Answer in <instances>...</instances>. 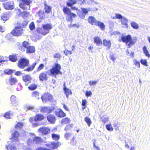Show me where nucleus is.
Segmentation results:
<instances>
[{"label": "nucleus", "instance_id": "50", "mask_svg": "<svg viewBox=\"0 0 150 150\" xmlns=\"http://www.w3.org/2000/svg\"><path fill=\"white\" fill-rule=\"evenodd\" d=\"M140 62L142 64L146 66H147V62L146 59H141L140 60Z\"/></svg>", "mask_w": 150, "mask_h": 150}, {"label": "nucleus", "instance_id": "16", "mask_svg": "<svg viewBox=\"0 0 150 150\" xmlns=\"http://www.w3.org/2000/svg\"><path fill=\"white\" fill-rule=\"evenodd\" d=\"M19 136V133L17 131H15L12 134V137L11 138V140L14 142H17Z\"/></svg>", "mask_w": 150, "mask_h": 150}, {"label": "nucleus", "instance_id": "34", "mask_svg": "<svg viewBox=\"0 0 150 150\" xmlns=\"http://www.w3.org/2000/svg\"><path fill=\"white\" fill-rule=\"evenodd\" d=\"M35 116V120L37 121L42 120L45 118V117L43 115L40 114H37Z\"/></svg>", "mask_w": 150, "mask_h": 150}, {"label": "nucleus", "instance_id": "59", "mask_svg": "<svg viewBox=\"0 0 150 150\" xmlns=\"http://www.w3.org/2000/svg\"><path fill=\"white\" fill-rule=\"evenodd\" d=\"M81 11L85 14H86L88 13L89 10L87 8H81Z\"/></svg>", "mask_w": 150, "mask_h": 150}, {"label": "nucleus", "instance_id": "15", "mask_svg": "<svg viewBox=\"0 0 150 150\" xmlns=\"http://www.w3.org/2000/svg\"><path fill=\"white\" fill-rule=\"evenodd\" d=\"M66 14L68 16V17L67 18V20L68 21H71L73 18L76 17V14L72 13L70 9L66 7Z\"/></svg>", "mask_w": 150, "mask_h": 150}, {"label": "nucleus", "instance_id": "48", "mask_svg": "<svg viewBox=\"0 0 150 150\" xmlns=\"http://www.w3.org/2000/svg\"><path fill=\"white\" fill-rule=\"evenodd\" d=\"M27 143L28 144V145L29 146H30V145H32L34 143L33 139L32 140L30 138H29L28 139Z\"/></svg>", "mask_w": 150, "mask_h": 150}, {"label": "nucleus", "instance_id": "26", "mask_svg": "<svg viewBox=\"0 0 150 150\" xmlns=\"http://www.w3.org/2000/svg\"><path fill=\"white\" fill-rule=\"evenodd\" d=\"M88 22L92 25H96L97 22L96 20L93 17L90 16L88 18Z\"/></svg>", "mask_w": 150, "mask_h": 150}, {"label": "nucleus", "instance_id": "22", "mask_svg": "<svg viewBox=\"0 0 150 150\" xmlns=\"http://www.w3.org/2000/svg\"><path fill=\"white\" fill-rule=\"evenodd\" d=\"M9 60L11 62H14L18 60V54H13L9 55L8 57Z\"/></svg>", "mask_w": 150, "mask_h": 150}, {"label": "nucleus", "instance_id": "51", "mask_svg": "<svg viewBox=\"0 0 150 150\" xmlns=\"http://www.w3.org/2000/svg\"><path fill=\"white\" fill-rule=\"evenodd\" d=\"M29 121L31 123H33L34 122H36L37 120H35V116L34 117H30L29 119Z\"/></svg>", "mask_w": 150, "mask_h": 150}, {"label": "nucleus", "instance_id": "52", "mask_svg": "<svg viewBox=\"0 0 150 150\" xmlns=\"http://www.w3.org/2000/svg\"><path fill=\"white\" fill-rule=\"evenodd\" d=\"M87 2L88 4L91 5H93L95 4H98L96 2L93 0H87Z\"/></svg>", "mask_w": 150, "mask_h": 150}, {"label": "nucleus", "instance_id": "58", "mask_svg": "<svg viewBox=\"0 0 150 150\" xmlns=\"http://www.w3.org/2000/svg\"><path fill=\"white\" fill-rule=\"evenodd\" d=\"M115 18L117 19H122L123 18L122 16L120 14L116 13L115 14Z\"/></svg>", "mask_w": 150, "mask_h": 150}, {"label": "nucleus", "instance_id": "12", "mask_svg": "<svg viewBox=\"0 0 150 150\" xmlns=\"http://www.w3.org/2000/svg\"><path fill=\"white\" fill-rule=\"evenodd\" d=\"M45 13L42 10H40L38 11L36 13V15L39 17V19L40 20H42L45 18ZM41 20H38L36 22L37 23H40L41 22Z\"/></svg>", "mask_w": 150, "mask_h": 150}, {"label": "nucleus", "instance_id": "56", "mask_svg": "<svg viewBox=\"0 0 150 150\" xmlns=\"http://www.w3.org/2000/svg\"><path fill=\"white\" fill-rule=\"evenodd\" d=\"M70 143L73 145H75L76 144V140H75L74 138L73 137L71 140Z\"/></svg>", "mask_w": 150, "mask_h": 150}, {"label": "nucleus", "instance_id": "37", "mask_svg": "<svg viewBox=\"0 0 150 150\" xmlns=\"http://www.w3.org/2000/svg\"><path fill=\"white\" fill-rule=\"evenodd\" d=\"M143 53L146 56L149 58L150 57V55L149 53V52L147 49L146 47L144 46L143 48Z\"/></svg>", "mask_w": 150, "mask_h": 150}, {"label": "nucleus", "instance_id": "9", "mask_svg": "<svg viewBox=\"0 0 150 150\" xmlns=\"http://www.w3.org/2000/svg\"><path fill=\"white\" fill-rule=\"evenodd\" d=\"M87 0H69L67 2V5L68 6H71L72 5L78 3L80 5L86 4Z\"/></svg>", "mask_w": 150, "mask_h": 150}, {"label": "nucleus", "instance_id": "10", "mask_svg": "<svg viewBox=\"0 0 150 150\" xmlns=\"http://www.w3.org/2000/svg\"><path fill=\"white\" fill-rule=\"evenodd\" d=\"M50 129L48 127H42L38 129V131L42 135H46L49 133Z\"/></svg>", "mask_w": 150, "mask_h": 150}, {"label": "nucleus", "instance_id": "36", "mask_svg": "<svg viewBox=\"0 0 150 150\" xmlns=\"http://www.w3.org/2000/svg\"><path fill=\"white\" fill-rule=\"evenodd\" d=\"M96 26H98L102 30H104L105 29V25L104 24L100 21H97Z\"/></svg>", "mask_w": 150, "mask_h": 150}, {"label": "nucleus", "instance_id": "64", "mask_svg": "<svg viewBox=\"0 0 150 150\" xmlns=\"http://www.w3.org/2000/svg\"><path fill=\"white\" fill-rule=\"evenodd\" d=\"M102 120L104 123H105L109 120V118L108 117H104L103 118Z\"/></svg>", "mask_w": 150, "mask_h": 150}, {"label": "nucleus", "instance_id": "31", "mask_svg": "<svg viewBox=\"0 0 150 150\" xmlns=\"http://www.w3.org/2000/svg\"><path fill=\"white\" fill-rule=\"evenodd\" d=\"M38 85L35 83H32L30 84L28 86V89L30 91H33L36 89L37 88Z\"/></svg>", "mask_w": 150, "mask_h": 150}, {"label": "nucleus", "instance_id": "7", "mask_svg": "<svg viewBox=\"0 0 150 150\" xmlns=\"http://www.w3.org/2000/svg\"><path fill=\"white\" fill-rule=\"evenodd\" d=\"M29 60L25 58L20 59L18 61L17 65L21 69H23L25 67L28 66L29 64Z\"/></svg>", "mask_w": 150, "mask_h": 150}, {"label": "nucleus", "instance_id": "33", "mask_svg": "<svg viewBox=\"0 0 150 150\" xmlns=\"http://www.w3.org/2000/svg\"><path fill=\"white\" fill-rule=\"evenodd\" d=\"M31 96L33 98L39 99L40 93L37 91H35L32 92Z\"/></svg>", "mask_w": 150, "mask_h": 150}, {"label": "nucleus", "instance_id": "20", "mask_svg": "<svg viewBox=\"0 0 150 150\" xmlns=\"http://www.w3.org/2000/svg\"><path fill=\"white\" fill-rule=\"evenodd\" d=\"M3 5L4 8L6 10H12L14 8L13 5H11L9 1L3 3Z\"/></svg>", "mask_w": 150, "mask_h": 150}, {"label": "nucleus", "instance_id": "38", "mask_svg": "<svg viewBox=\"0 0 150 150\" xmlns=\"http://www.w3.org/2000/svg\"><path fill=\"white\" fill-rule=\"evenodd\" d=\"M52 138L53 140L55 141H58L60 138V136L58 134H52L51 135Z\"/></svg>", "mask_w": 150, "mask_h": 150}, {"label": "nucleus", "instance_id": "57", "mask_svg": "<svg viewBox=\"0 0 150 150\" xmlns=\"http://www.w3.org/2000/svg\"><path fill=\"white\" fill-rule=\"evenodd\" d=\"M92 95V93L91 91H87L86 92L85 95L87 97L91 96Z\"/></svg>", "mask_w": 150, "mask_h": 150}, {"label": "nucleus", "instance_id": "63", "mask_svg": "<svg viewBox=\"0 0 150 150\" xmlns=\"http://www.w3.org/2000/svg\"><path fill=\"white\" fill-rule=\"evenodd\" d=\"M18 88H17V90L18 91L21 90L22 88V86L21 83H18Z\"/></svg>", "mask_w": 150, "mask_h": 150}, {"label": "nucleus", "instance_id": "61", "mask_svg": "<svg viewBox=\"0 0 150 150\" xmlns=\"http://www.w3.org/2000/svg\"><path fill=\"white\" fill-rule=\"evenodd\" d=\"M87 103V101L86 100L84 99L82 100V105L83 106H86V105Z\"/></svg>", "mask_w": 150, "mask_h": 150}, {"label": "nucleus", "instance_id": "4", "mask_svg": "<svg viewBox=\"0 0 150 150\" xmlns=\"http://www.w3.org/2000/svg\"><path fill=\"white\" fill-rule=\"evenodd\" d=\"M61 66L58 63H55L51 69H49V75L56 77L57 75L60 73Z\"/></svg>", "mask_w": 150, "mask_h": 150}, {"label": "nucleus", "instance_id": "19", "mask_svg": "<svg viewBox=\"0 0 150 150\" xmlns=\"http://www.w3.org/2000/svg\"><path fill=\"white\" fill-rule=\"evenodd\" d=\"M29 43L26 41H24L22 42V45H20L18 47L19 49L22 52H23L25 50L27 45H29Z\"/></svg>", "mask_w": 150, "mask_h": 150}, {"label": "nucleus", "instance_id": "41", "mask_svg": "<svg viewBox=\"0 0 150 150\" xmlns=\"http://www.w3.org/2000/svg\"><path fill=\"white\" fill-rule=\"evenodd\" d=\"M4 73L6 74L10 75L13 73V71L11 69H6L4 70Z\"/></svg>", "mask_w": 150, "mask_h": 150}, {"label": "nucleus", "instance_id": "24", "mask_svg": "<svg viewBox=\"0 0 150 150\" xmlns=\"http://www.w3.org/2000/svg\"><path fill=\"white\" fill-rule=\"evenodd\" d=\"M18 81V80L16 78L12 77L11 76L8 79V83L11 85H13L16 84Z\"/></svg>", "mask_w": 150, "mask_h": 150}, {"label": "nucleus", "instance_id": "43", "mask_svg": "<svg viewBox=\"0 0 150 150\" xmlns=\"http://www.w3.org/2000/svg\"><path fill=\"white\" fill-rule=\"evenodd\" d=\"M131 26L134 29H137L139 28L138 24L134 22H131Z\"/></svg>", "mask_w": 150, "mask_h": 150}, {"label": "nucleus", "instance_id": "6", "mask_svg": "<svg viewBox=\"0 0 150 150\" xmlns=\"http://www.w3.org/2000/svg\"><path fill=\"white\" fill-rule=\"evenodd\" d=\"M19 1V6L23 10H30V4L32 3L30 0H18Z\"/></svg>", "mask_w": 150, "mask_h": 150}, {"label": "nucleus", "instance_id": "62", "mask_svg": "<svg viewBox=\"0 0 150 150\" xmlns=\"http://www.w3.org/2000/svg\"><path fill=\"white\" fill-rule=\"evenodd\" d=\"M60 57V55L58 53H55L54 56V58H56L57 59H59Z\"/></svg>", "mask_w": 150, "mask_h": 150}, {"label": "nucleus", "instance_id": "53", "mask_svg": "<svg viewBox=\"0 0 150 150\" xmlns=\"http://www.w3.org/2000/svg\"><path fill=\"white\" fill-rule=\"evenodd\" d=\"M69 28H71V27H76L77 28H79V27L80 26V25H79V24L77 23V24H73L72 25H71V24L70 25H69Z\"/></svg>", "mask_w": 150, "mask_h": 150}, {"label": "nucleus", "instance_id": "47", "mask_svg": "<svg viewBox=\"0 0 150 150\" xmlns=\"http://www.w3.org/2000/svg\"><path fill=\"white\" fill-rule=\"evenodd\" d=\"M85 120L88 124V126L89 127L91 123L90 119L88 117H86L85 118Z\"/></svg>", "mask_w": 150, "mask_h": 150}, {"label": "nucleus", "instance_id": "23", "mask_svg": "<svg viewBox=\"0 0 150 150\" xmlns=\"http://www.w3.org/2000/svg\"><path fill=\"white\" fill-rule=\"evenodd\" d=\"M10 101L13 106H16L18 104L16 97L14 95L11 96L10 98Z\"/></svg>", "mask_w": 150, "mask_h": 150}, {"label": "nucleus", "instance_id": "3", "mask_svg": "<svg viewBox=\"0 0 150 150\" xmlns=\"http://www.w3.org/2000/svg\"><path fill=\"white\" fill-rule=\"evenodd\" d=\"M42 27H38L36 30L37 32L43 35H45L49 33L50 30L52 28V24L47 23L42 24Z\"/></svg>", "mask_w": 150, "mask_h": 150}, {"label": "nucleus", "instance_id": "5", "mask_svg": "<svg viewBox=\"0 0 150 150\" xmlns=\"http://www.w3.org/2000/svg\"><path fill=\"white\" fill-rule=\"evenodd\" d=\"M60 145V144L59 142H52L50 144H47L45 145L46 146L49 148H50V149H47L45 147H40L37 148L36 150H52L57 149Z\"/></svg>", "mask_w": 150, "mask_h": 150}, {"label": "nucleus", "instance_id": "28", "mask_svg": "<svg viewBox=\"0 0 150 150\" xmlns=\"http://www.w3.org/2000/svg\"><path fill=\"white\" fill-rule=\"evenodd\" d=\"M34 143L39 144L42 142V139L40 137L35 136L33 139Z\"/></svg>", "mask_w": 150, "mask_h": 150}, {"label": "nucleus", "instance_id": "60", "mask_svg": "<svg viewBox=\"0 0 150 150\" xmlns=\"http://www.w3.org/2000/svg\"><path fill=\"white\" fill-rule=\"evenodd\" d=\"M72 94L71 90L66 88V97L69 95H71Z\"/></svg>", "mask_w": 150, "mask_h": 150}, {"label": "nucleus", "instance_id": "32", "mask_svg": "<svg viewBox=\"0 0 150 150\" xmlns=\"http://www.w3.org/2000/svg\"><path fill=\"white\" fill-rule=\"evenodd\" d=\"M36 64L37 63L36 62L34 63L31 66L25 69L24 70V71L29 72L33 71L35 68Z\"/></svg>", "mask_w": 150, "mask_h": 150}, {"label": "nucleus", "instance_id": "44", "mask_svg": "<svg viewBox=\"0 0 150 150\" xmlns=\"http://www.w3.org/2000/svg\"><path fill=\"white\" fill-rule=\"evenodd\" d=\"M29 27L30 29L31 30H32L35 28V24L33 22H32L29 24Z\"/></svg>", "mask_w": 150, "mask_h": 150}, {"label": "nucleus", "instance_id": "54", "mask_svg": "<svg viewBox=\"0 0 150 150\" xmlns=\"http://www.w3.org/2000/svg\"><path fill=\"white\" fill-rule=\"evenodd\" d=\"M97 82V81H89V83L90 86H92L96 84Z\"/></svg>", "mask_w": 150, "mask_h": 150}, {"label": "nucleus", "instance_id": "21", "mask_svg": "<svg viewBox=\"0 0 150 150\" xmlns=\"http://www.w3.org/2000/svg\"><path fill=\"white\" fill-rule=\"evenodd\" d=\"M27 46L26 50V53L27 54L32 53L35 52V48L34 47L32 46H29V45H27Z\"/></svg>", "mask_w": 150, "mask_h": 150}, {"label": "nucleus", "instance_id": "18", "mask_svg": "<svg viewBox=\"0 0 150 150\" xmlns=\"http://www.w3.org/2000/svg\"><path fill=\"white\" fill-rule=\"evenodd\" d=\"M47 118L48 121L50 123H54L56 120L55 116L52 114H49L47 116Z\"/></svg>", "mask_w": 150, "mask_h": 150}, {"label": "nucleus", "instance_id": "49", "mask_svg": "<svg viewBox=\"0 0 150 150\" xmlns=\"http://www.w3.org/2000/svg\"><path fill=\"white\" fill-rule=\"evenodd\" d=\"M78 15L81 18L84 19L85 18V14H83L81 11H77Z\"/></svg>", "mask_w": 150, "mask_h": 150}, {"label": "nucleus", "instance_id": "46", "mask_svg": "<svg viewBox=\"0 0 150 150\" xmlns=\"http://www.w3.org/2000/svg\"><path fill=\"white\" fill-rule=\"evenodd\" d=\"M106 127L108 130L110 131H112L113 130V129L111 124L106 125Z\"/></svg>", "mask_w": 150, "mask_h": 150}, {"label": "nucleus", "instance_id": "17", "mask_svg": "<svg viewBox=\"0 0 150 150\" xmlns=\"http://www.w3.org/2000/svg\"><path fill=\"white\" fill-rule=\"evenodd\" d=\"M44 12L47 14H49L52 13V7L51 6L48 5L46 2H45L44 3Z\"/></svg>", "mask_w": 150, "mask_h": 150}, {"label": "nucleus", "instance_id": "42", "mask_svg": "<svg viewBox=\"0 0 150 150\" xmlns=\"http://www.w3.org/2000/svg\"><path fill=\"white\" fill-rule=\"evenodd\" d=\"M8 19V14L6 13L3 14L1 16V19L4 21H5Z\"/></svg>", "mask_w": 150, "mask_h": 150}, {"label": "nucleus", "instance_id": "14", "mask_svg": "<svg viewBox=\"0 0 150 150\" xmlns=\"http://www.w3.org/2000/svg\"><path fill=\"white\" fill-rule=\"evenodd\" d=\"M48 76L47 74L45 72H41L39 75V80L40 81H46L48 80Z\"/></svg>", "mask_w": 150, "mask_h": 150}, {"label": "nucleus", "instance_id": "8", "mask_svg": "<svg viewBox=\"0 0 150 150\" xmlns=\"http://www.w3.org/2000/svg\"><path fill=\"white\" fill-rule=\"evenodd\" d=\"M41 99L43 102L46 103L48 101H51L53 100L52 96L49 93L46 92L43 93L41 96Z\"/></svg>", "mask_w": 150, "mask_h": 150}, {"label": "nucleus", "instance_id": "30", "mask_svg": "<svg viewBox=\"0 0 150 150\" xmlns=\"http://www.w3.org/2000/svg\"><path fill=\"white\" fill-rule=\"evenodd\" d=\"M16 10L19 13V14H22L23 17H27L29 14V12H28L23 11L21 12V9L19 8L16 9Z\"/></svg>", "mask_w": 150, "mask_h": 150}, {"label": "nucleus", "instance_id": "1", "mask_svg": "<svg viewBox=\"0 0 150 150\" xmlns=\"http://www.w3.org/2000/svg\"><path fill=\"white\" fill-rule=\"evenodd\" d=\"M28 23V22L26 20H21L18 22L13 29L11 32L12 35L16 37L21 36L23 33L24 30L25 28Z\"/></svg>", "mask_w": 150, "mask_h": 150}, {"label": "nucleus", "instance_id": "13", "mask_svg": "<svg viewBox=\"0 0 150 150\" xmlns=\"http://www.w3.org/2000/svg\"><path fill=\"white\" fill-rule=\"evenodd\" d=\"M22 79L23 81L25 83V85L27 86L30 82L32 78L29 74H26L22 76Z\"/></svg>", "mask_w": 150, "mask_h": 150}, {"label": "nucleus", "instance_id": "27", "mask_svg": "<svg viewBox=\"0 0 150 150\" xmlns=\"http://www.w3.org/2000/svg\"><path fill=\"white\" fill-rule=\"evenodd\" d=\"M103 44L104 46L106 47L109 49L110 47L111 43L110 40L104 39L103 40Z\"/></svg>", "mask_w": 150, "mask_h": 150}, {"label": "nucleus", "instance_id": "2", "mask_svg": "<svg viewBox=\"0 0 150 150\" xmlns=\"http://www.w3.org/2000/svg\"><path fill=\"white\" fill-rule=\"evenodd\" d=\"M137 40L136 37L132 38L131 36L129 35L126 36L123 34L122 35L121 38L118 40L120 42L122 41L125 42L128 48H130L132 45H134Z\"/></svg>", "mask_w": 150, "mask_h": 150}, {"label": "nucleus", "instance_id": "55", "mask_svg": "<svg viewBox=\"0 0 150 150\" xmlns=\"http://www.w3.org/2000/svg\"><path fill=\"white\" fill-rule=\"evenodd\" d=\"M10 114L9 112H7L5 113L4 115V117L7 118L9 119L10 118Z\"/></svg>", "mask_w": 150, "mask_h": 150}, {"label": "nucleus", "instance_id": "35", "mask_svg": "<svg viewBox=\"0 0 150 150\" xmlns=\"http://www.w3.org/2000/svg\"><path fill=\"white\" fill-rule=\"evenodd\" d=\"M121 23L123 25V27L127 28L128 27L127 25V20L125 18H123L121 20Z\"/></svg>", "mask_w": 150, "mask_h": 150}, {"label": "nucleus", "instance_id": "40", "mask_svg": "<svg viewBox=\"0 0 150 150\" xmlns=\"http://www.w3.org/2000/svg\"><path fill=\"white\" fill-rule=\"evenodd\" d=\"M45 67V65L41 63L39 64V66L37 68L36 71L37 72H39L42 70Z\"/></svg>", "mask_w": 150, "mask_h": 150}, {"label": "nucleus", "instance_id": "25", "mask_svg": "<svg viewBox=\"0 0 150 150\" xmlns=\"http://www.w3.org/2000/svg\"><path fill=\"white\" fill-rule=\"evenodd\" d=\"M55 113L58 117H62L65 116V113L60 109H57L55 112Z\"/></svg>", "mask_w": 150, "mask_h": 150}, {"label": "nucleus", "instance_id": "39", "mask_svg": "<svg viewBox=\"0 0 150 150\" xmlns=\"http://www.w3.org/2000/svg\"><path fill=\"white\" fill-rule=\"evenodd\" d=\"M23 125V123L21 122H18L15 125V128L17 129L21 128Z\"/></svg>", "mask_w": 150, "mask_h": 150}, {"label": "nucleus", "instance_id": "11", "mask_svg": "<svg viewBox=\"0 0 150 150\" xmlns=\"http://www.w3.org/2000/svg\"><path fill=\"white\" fill-rule=\"evenodd\" d=\"M54 109V108L47 106L41 107L40 108V111L42 113H47V114L52 112Z\"/></svg>", "mask_w": 150, "mask_h": 150}, {"label": "nucleus", "instance_id": "29", "mask_svg": "<svg viewBox=\"0 0 150 150\" xmlns=\"http://www.w3.org/2000/svg\"><path fill=\"white\" fill-rule=\"evenodd\" d=\"M94 42L96 43L97 45L98 46L101 45L102 42L101 40L98 36H96L94 38Z\"/></svg>", "mask_w": 150, "mask_h": 150}, {"label": "nucleus", "instance_id": "45", "mask_svg": "<svg viewBox=\"0 0 150 150\" xmlns=\"http://www.w3.org/2000/svg\"><path fill=\"white\" fill-rule=\"evenodd\" d=\"M133 62L134 64L135 65V66L138 68H140V63L139 61H138L135 59H134L133 60Z\"/></svg>", "mask_w": 150, "mask_h": 150}]
</instances>
